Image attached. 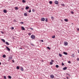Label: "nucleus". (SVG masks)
<instances>
[{"label":"nucleus","mask_w":79,"mask_h":79,"mask_svg":"<svg viewBox=\"0 0 79 79\" xmlns=\"http://www.w3.org/2000/svg\"><path fill=\"white\" fill-rule=\"evenodd\" d=\"M2 57L3 58H5L6 57V55L4 54L3 56H2Z\"/></svg>","instance_id":"obj_18"},{"label":"nucleus","mask_w":79,"mask_h":79,"mask_svg":"<svg viewBox=\"0 0 79 79\" xmlns=\"http://www.w3.org/2000/svg\"><path fill=\"white\" fill-rule=\"evenodd\" d=\"M29 8V7L28 6H27L25 8L26 10H28Z\"/></svg>","instance_id":"obj_9"},{"label":"nucleus","mask_w":79,"mask_h":79,"mask_svg":"<svg viewBox=\"0 0 79 79\" xmlns=\"http://www.w3.org/2000/svg\"><path fill=\"white\" fill-rule=\"evenodd\" d=\"M20 23V24H24V23L21 22Z\"/></svg>","instance_id":"obj_38"},{"label":"nucleus","mask_w":79,"mask_h":79,"mask_svg":"<svg viewBox=\"0 0 79 79\" xmlns=\"http://www.w3.org/2000/svg\"><path fill=\"white\" fill-rule=\"evenodd\" d=\"M54 3L56 4V5H58V1H56L54 2Z\"/></svg>","instance_id":"obj_4"},{"label":"nucleus","mask_w":79,"mask_h":79,"mask_svg":"<svg viewBox=\"0 0 79 79\" xmlns=\"http://www.w3.org/2000/svg\"><path fill=\"white\" fill-rule=\"evenodd\" d=\"M3 12H4V13H6L7 12V11H6V10H3Z\"/></svg>","instance_id":"obj_10"},{"label":"nucleus","mask_w":79,"mask_h":79,"mask_svg":"<svg viewBox=\"0 0 79 79\" xmlns=\"http://www.w3.org/2000/svg\"><path fill=\"white\" fill-rule=\"evenodd\" d=\"M59 56H60V57H61L62 56V55H61L60 53L59 54Z\"/></svg>","instance_id":"obj_17"},{"label":"nucleus","mask_w":79,"mask_h":79,"mask_svg":"<svg viewBox=\"0 0 79 79\" xmlns=\"http://www.w3.org/2000/svg\"><path fill=\"white\" fill-rule=\"evenodd\" d=\"M51 78H52V79H53L54 78V76L52 75L50 76Z\"/></svg>","instance_id":"obj_7"},{"label":"nucleus","mask_w":79,"mask_h":79,"mask_svg":"<svg viewBox=\"0 0 79 79\" xmlns=\"http://www.w3.org/2000/svg\"><path fill=\"white\" fill-rule=\"evenodd\" d=\"M35 35H32L31 36V39H35Z\"/></svg>","instance_id":"obj_1"},{"label":"nucleus","mask_w":79,"mask_h":79,"mask_svg":"<svg viewBox=\"0 0 79 79\" xmlns=\"http://www.w3.org/2000/svg\"><path fill=\"white\" fill-rule=\"evenodd\" d=\"M47 48L49 50H50V47H47Z\"/></svg>","instance_id":"obj_32"},{"label":"nucleus","mask_w":79,"mask_h":79,"mask_svg":"<svg viewBox=\"0 0 79 79\" xmlns=\"http://www.w3.org/2000/svg\"><path fill=\"white\" fill-rule=\"evenodd\" d=\"M68 63L70 64V63H71V61H69L68 62Z\"/></svg>","instance_id":"obj_44"},{"label":"nucleus","mask_w":79,"mask_h":79,"mask_svg":"<svg viewBox=\"0 0 79 79\" xmlns=\"http://www.w3.org/2000/svg\"><path fill=\"white\" fill-rule=\"evenodd\" d=\"M28 35H31V33H28Z\"/></svg>","instance_id":"obj_37"},{"label":"nucleus","mask_w":79,"mask_h":79,"mask_svg":"<svg viewBox=\"0 0 79 79\" xmlns=\"http://www.w3.org/2000/svg\"><path fill=\"white\" fill-rule=\"evenodd\" d=\"M64 21H65L66 22H68V20L67 19H64Z\"/></svg>","instance_id":"obj_13"},{"label":"nucleus","mask_w":79,"mask_h":79,"mask_svg":"<svg viewBox=\"0 0 79 79\" xmlns=\"http://www.w3.org/2000/svg\"><path fill=\"white\" fill-rule=\"evenodd\" d=\"M72 56L73 57H74V54H73L72 55Z\"/></svg>","instance_id":"obj_49"},{"label":"nucleus","mask_w":79,"mask_h":79,"mask_svg":"<svg viewBox=\"0 0 79 79\" xmlns=\"http://www.w3.org/2000/svg\"><path fill=\"white\" fill-rule=\"evenodd\" d=\"M64 64L63 63V62H62V66H64Z\"/></svg>","instance_id":"obj_34"},{"label":"nucleus","mask_w":79,"mask_h":79,"mask_svg":"<svg viewBox=\"0 0 79 79\" xmlns=\"http://www.w3.org/2000/svg\"><path fill=\"white\" fill-rule=\"evenodd\" d=\"M50 64L52 65V64H53V62H50Z\"/></svg>","instance_id":"obj_27"},{"label":"nucleus","mask_w":79,"mask_h":79,"mask_svg":"<svg viewBox=\"0 0 79 79\" xmlns=\"http://www.w3.org/2000/svg\"><path fill=\"white\" fill-rule=\"evenodd\" d=\"M30 29H31V30H33L34 29L32 28H30Z\"/></svg>","instance_id":"obj_43"},{"label":"nucleus","mask_w":79,"mask_h":79,"mask_svg":"<svg viewBox=\"0 0 79 79\" xmlns=\"http://www.w3.org/2000/svg\"><path fill=\"white\" fill-rule=\"evenodd\" d=\"M66 78H67V79H69V77H66Z\"/></svg>","instance_id":"obj_51"},{"label":"nucleus","mask_w":79,"mask_h":79,"mask_svg":"<svg viewBox=\"0 0 79 79\" xmlns=\"http://www.w3.org/2000/svg\"><path fill=\"white\" fill-rule=\"evenodd\" d=\"M12 29V30H13V29H14V27H12V28H11Z\"/></svg>","instance_id":"obj_45"},{"label":"nucleus","mask_w":79,"mask_h":79,"mask_svg":"<svg viewBox=\"0 0 79 79\" xmlns=\"http://www.w3.org/2000/svg\"><path fill=\"white\" fill-rule=\"evenodd\" d=\"M77 31H79V28H77Z\"/></svg>","instance_id":"obj_47"},{"label":"nucleus","mask_w":79,"mask_h":79,"mask_svg":"<svg viewBox=\"0 0 79 79\" xmlns=\"http://www.w3.org/2000/svg\"><path fill=\"white\" fill-rule=\"evenodd\" d=\"M56 68H58V67H59V66L58 65H56Z\"/></svg>","instance_id":"obj_29"},{"label":"nucleus","mask_w":79,"mask_h":79,"mask_svg":"<svg viewBox=\"0 0 79 79\" xmlns=\"http://www.w3.org/2000/svg\"><path fill=\"white\" fill-rule=\"evenodd\" d=\"M64 45H65V46H67V45H68V44L67 42H64Z\"/></svg>","instance_id":"obj_2"},{"label":"nucleus","mask_w":79,"mask_h":79,"mask_svg":"<svg viewBox=\"0 0 79 79\" xmlns=\"http://www.w3.org/2000/svg\"><path fill=\"white\" fill-rule=\"evenodd\" d=\"M31 45H33V44H32V43H31Z\"/></svg>","instance_id":"obj_48"},{"label":"nucleus","mask_w":79,"mask_h":79,"mask_svg":"<svg viewBox=\"0 0 79 79\" xmlns=\"http://www.w3.org/2000/svg\"><path fill=\"white\" fill-rule=\"evenodd\" d=\"M32 11L33 12H34V11H35V10H34V9H33Z\"/></svg>","instance_id":"obj_42"},{"label":"nucleus","mask_w":79,"mask_h":79,"mask_svg":"<svg viewBox=\"0 0 79 79\" xmlns=\"http://www.w3.org/2000/svg\"><path fill=\"white\" fill-rule=\"evenodd\" d=\"M61 6H65V5L64 4H62Z\"/></svg>","instance_id":"obj_30"},{"label":"nucleus","mask_w":79,"mask_h":79,"mask_svg":"<svg viewBox=\"0 0 79 79\" xmlns=\"http://www.w3.org/2000/svg\"><path fill=\"white\" fill-rule=\"evenodd\" d=\"M1 64H2V63H1L0 62V65H1Z\"/></svg>","instance_id":"obj_53"},{"label":"nucleus","mask_w":79,"mask_h":79,"mask_svg":"<svg viewBox=\"0 0 79 79\" xmlns=\"http://www.w3.org/2000/svg\"><path fill=\"white\" fill-rule=\"evenodd\" d=\"M45 21L46 22H47V21H48V19H47V18H46Z\"/></svg>","instance_id":"obj_31"},{"label":"nucleus","mask_w":79,"mask_h":79,"mask_svg":"<svg viewBox=\"0 0 79 79\" xmlns=\"http://www.w3.org/2000/svg\"><path fill=\"white\" fill-rule=\"evenodd\" d=\"M78 51V53H79V50Z\"/></svg>","instance_id":"obj_54"},{"label":"nucleus","mask_w":79,"mask_h":79,"mask_svg":"<svg viewBox=\"0 0 79 79\" xmlns=\"http://www.w3.org/2000/svg\"><path fill=\"white\" fill-rule=\"evenodd\" d=\"M22 2L23 3H26V1L25 0H23Z\"/></svg>","instance_id":"obj_22"},{"label":"nucleus","mask_w":79,"mask_h":79,"mask_svg":"<svg viewBox=\"0 0 79 79\" xmlns=\"http://www.w3.org/2000/svg\"><path fill=\"white\" fill-rule=\"evenodd\" d=\"M8 77L9 79H11V78H12L10 76H8Z\"/></svg>","instance_id":"obj_20"},{"label":"nucleus","mask_w":79,"mask_h":79,"mask_svg":"<svg viewBox=\"0 0 79 79\" xmlns=\"http://www.w3.org/2000/svg\"><path fill=\"white\" fill-rule=\"evenodd\" d=\"M51 62H54V60H51Z\"/></svg>","instance_id":"obj_46"},{"label":"nucleus","mask_w":79,"mask_h":79,"mask_svg":"<svg viewBox=\"0 0 79 79\" xmlns=\"http://www.w3.org/2000/svg\"><path fill=\"white\" fill-rule=\"evenodd\" d=\"M29 13H31V10H30L28 11Z\"/></svg>","instance_id":"obj_36"},{"label":"nucleus","mask_w":79,"mask_h":79,"mask_svg":"<svg viewBox=\"0 0 79 79\" xmlns=\"http://www.w3.org/2000/svg\"><path fill=\"white\" fill-rule=\"evenodd\" d=\"M52 39H55V35H54L52 37Z\"/></svg>","instance_id":"obj_23"},{"label":"nucleus","mask_w":79,"mask_h":79,"mask_svg":"<svg viewBox=\"0 0 79 79\" xmlns=\"http://www.w3.org/2000/svg\"><path fill=\"white\" fill-rule=\"evenodd\" d=\"M15 9L16 10H18V7H15Z\"/></svg>","instance_id":"obj_28"},{"label":"nucleus","mask_w":79,"mask_h":79,"mask_svg":"<svg viewBox=\"0 0 79 79\" xmlns=\"http://www.w3.org/2000/svg\"><path fill=\"white\" fill-rule=\"evenodd\" d=\"M20 69L21 71H24V69L23 67H21Z\"/></svg>","instance_id":"obj_12"},{"label":"nucleus","mask_w":79,"mask_h":79,"mask_svg":"<svg viewBox=\"0 0 79 79\" xmlns=\"http://www.w3.org/2000/svg\"><path fill=\"white\" fill-rule=\"evenodd\" d=\"M13 57V56L11 55V56L10 57H8L9 60H11L12 59V57Z\"/></svg>","instance_id":"obj_3"},{"label":"nucleus","mask_w":79,"mask_h":79,"mask_svg":"<svg viewBox=\"0 0 79 79\" xmlns=\"http://www.w3.org/2000/svg\"><path fill=\"white\" fill-rule=\"evenodd\" d=\"M66 75H67V76H69V77L71 76V75L69 73H66Z\"/></svg>","instance_id":"obj_16"},{"label":"nucleus","mask_w":79,"mask_h":79,"mask_svg":"<svg viewBox=\"0 0 79 79\" xmlns=\"http://www.w3.org/2000/svg\"><path fill=\"white\" fill-rule=\"evenodd\" d=\"M71 14H74V12L73 11H71Z\"/></svg>","instance_id":"obj_35"},{"label":"nucleus","mask_w":79,"mask_h":79,"mask_svg":"<svg viewBox=\"0 0 79 79\" xmlns=\"http://www.w3.org/2000/svg\"><path fill=\"white\" fill-rule=\"evenodd\" d=\"M17 69H19V66H17L16 67Z\"/></svg>","instance_id":"obj_24"},{"label":"nucleus","mask_w":79,"mask_h":79,"mask_svg":"<svg viewBox=\"0 0 79 79\" xmlns=\"http://www.w3.org/2000/svg\"><path fill=\"white\" fill-rule=\"evenodd\" d=\"M51 18L52 20H53L54 19V17H53V16L51 17Z\"/></svg>","instance_id":"obj_21"},{"label":"nucleus","mask_w":79,"mask_h":79,"mask_svg":"<svg viewBox=\"0 0 79 79\" xmlns=\"http://www.w3.org/2000/svg\"><path fill=\"white\" fill-rule=\"evenodd\" d=\"M6 48L7 49V50H8V51H10V49L9 48H8V47H6Z\"/></svg>","instance_id":"obj_6"},{"label":"nucleus","mask_w":79,"mask_h":79,"mask_svg":"<svg viewBox=\"0 0 79 79\" xmlns=\"http://www.w3.org/2000/svg\"><path fill=\"white\" fill-rule=\"evenodd\" d=\"M27 13H24V15L25 16H27Z\"/></svg>","instance_id":"obj_26"},{"label":"nucleus","mask_w":79,"mask_h":79,"mask_svg":"<svg viewBox=\"0 0 79 79\" xmlns=\"http://www.w3.org/2000/svg\"><path fill=\"white\" fill-rule=\"evenodd\" d=\"M67 69V67H64L63 69V70H66Z\"/></svg>","instance_id":"obj_15"},{"label":"nucleus","mask_w":79,"mask_h":79,"mask_svg":"<svg viewBox=\"0 0 79 79\" xmlns=\"http://www.w3.org/2000/svg\"><path fill=\"white\" fill-rule=\"evenodd\" d=\"M52 1H49V3H50V4H52Z\"/></svg>","instance_id":"obj_25"},{"label":"nucleus","mask_w":79,"mask_h":79,"mask_svg":"<svg viewBox=\"0 0 79 79\" xmlns=\"http://www.w3.org/2000/svg\"><path fill=\"white\" fill-rule=\"evenodd\" d=\"M6 45H9V43L8 42H6Z\"/></svg>","instance_id":"obj_19"},{"label":"nucleus","mask_w":79,"mask_h":79,"mask_svg":"<svg viewBox=\"0 0 79 79\" xmlns=\"http://www.w3.org/2000/svg\"><path fill=\"white\" fill-rule=\"evenodd\" d=\"M41 20L42 21H45V18H42L41 19Z\"/></svg>","instance_id":"obj_5"},{"label":"nucleus","mask_w":79,"mask_h":79,"mask_svg":"<svg viewBox=\"0 0 79 79\" xmlns=\"http://www.w3.org/2000/svg\"><path fill=\"white\" fill-rule=\"evenodd\" d=\"M21 29H22V30H23V31H24V30H25V28L23 27H21Z\"/></svg>","instance_id":"obj_8"},{"label":"nucleus","mask_w":79,"mask_h":79,"mask_svg":"<svg viewBox=\"0 0 79 79\" xmlns=\"http://www.w3.org/2000/svg\"><path fill=\"white\" fill-rule=\"evenodd\" d=\"M19 49H23V48H19Z\"/></svg>","instance_id":"obj_52"},{"label":"nucleus","mask_w":79,"mask_h":79,"mask_svg":"<svg viewBox=\"0 0 79 79\" xmlns=\"http://www.w3.org/2000/svg\"><path fill=\"white\" fill-rule=\"evenodd\" d=\"M41 42H44V40H41Z\"/></svg>","instance_id":"obj_40"},{"label":"nucleus","mask_w":79,"mask_h":79,"mask_svg":"<svg viewBox=\"0 0 79 79\" xmlns=\"http://www.w3.org/2000/svg\"><path fill=\"white\" fill-rule=\"evenodd\" d=\"M1 40H2L3 42H5V40L3 39H2Z\"/></svg>","instance_id":"obj_14"},{"label":"nucleus","mask_w":79,"mask_h":79,"mask_svg":"<svg viewBox=\"0 0 79 79\" xmlns=\"http://www.w3.org/2000/svg\"><path fill=\"white\" fill-rule=\"evenodd\" d=\"M77 61H79V58H77Z\"/></svg>","instance_id":"obj_41"},{"label":"nucleus","mask_w":79,"mask_h":79,"mask_svg":"<svg viewBox=\"0 0 79 79\" xmlns=\"http://www.w3.org/2000/svg\"><path fill=\"white\" fill-rule=\"evenodd\" d=\"M63 53L64 55H68V53H67V52H64Z\"/></svg>","instance_id":"obj_11"},{"label":"nucleus","mask_w":79,"mask_h":79,"mask_svg":"<svg viewBox=\"0 0 79 79\" xmlns=\"http://www.w3.org/2000/svg\"><path fill=\"white\" fill-rule=\"evenodd\" d=\"M4 79H6V76H4Z\"/></svg>","instance_id":"obj_33"},{"label":"nucleus","mask_w":79,"mask_h":79,"mask_svg":"<svg viewBox=\"0 0 79 79\" xmlns=\"http://www.w3.org/2000/svg\"><path fill=\"white\" fill-rule=\"evenodd\" d=\"M12 61L13 63H15V60H13Z\"/></svg>","instance_id":"obj_39"},{"label":"nucleus","mask_w":79,"mask_h":79,"mask_svg":"<svg viewBox=\"0 0 79 79\" xmlns=\"http://www.w3.org/2000/svg\"><path fill=\"white\" fill-rule=\"evenodd\" d=\"M1 33H2V34H3V33H4L3 32V31H1Z\"/></svg>","instance_id":"obj_50"}]
</instances>
